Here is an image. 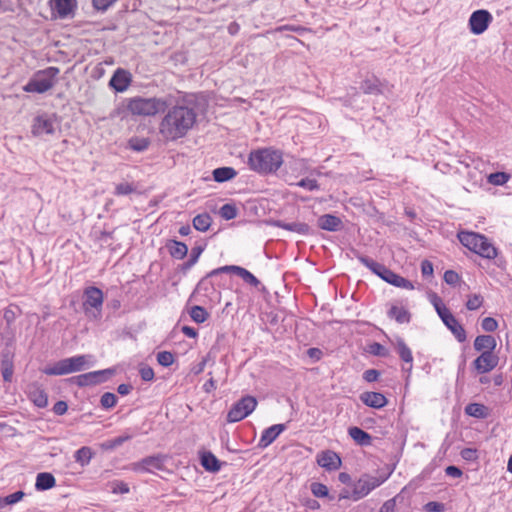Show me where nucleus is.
<instances>
[{"label": "nucleus", "instance_id": "nucleus-2", "mask_svg": "<svg viewBox=\"0 0 512 512\" xmlns=\"http://www.w3.org/2000/svg\"><path fill=\"white\" fill-rule=\"evenodd\" d=\"M247 164L258 174H272L283 164V154L271 147L255 149L249 153Z\"/></svg>", "mask_w": 512, "mask_h": 512}, {"label": "nucleus", "instance_id": "nucleus-58", "mask_svg": "<svg viewBox=\"0 0 512 512\" xmlns=\"http://www.w3.org/2000/svg\"><path fill=\"white\" fill-rule=\"evenodd\" d=\"M424 509L427 512H442L445 509V505L441 502L430 501L425 504Z\"/></svg>", "mask_w": 512, "mask_h": 512}, {"label": "nucleus", "instance_id": "nucleus-18", "mask_svg": "<svg viewBox=\"0 0 512 512\" xmlns=\"http://www.w3.org/2000/svg\"><path fill=\"white\" fill-rule=\"evenodd\" d=\"M317 463L328 471L337 470L341 466V458L331 450H326L317 455Z\"/></svg>", "mask_w": 512, "mask_h": 512}, {"label": "nucleus", "instance_id": "nucleus-56", "mask_svg": "<svg viewBox=\"0 0 512 512\" xmlns=\"http://www.w3.org/2000/svg\"><path fill=\"white\" fill-rule=\"evenodd\" d=\"M460 280V276L453 270H447L444 273V281L449 285H456Z\"/></svg>", "mask_w": 512, "mask_h": 512}, {"label": "nucleus", "instance_id": "nucleus-62", "mask_svg": "<svg viewBox=\"0 0 512 512\" xmlns=\"http://www.w3.org/2000/svg\"><path fill=\"white\" fill-rule=\"evenodd\" d=\"M396 508V499L392 498L383 503L379 512H395Z\"/></svg>", "mask_w": 512, "mask_h": 512}, {"label": "nucleus", "instance_id": "nucleus-44", "mask_svg": "<svg viewBox=\"0 0 512 512\" xmlns=\"http://www.w3.org/2000/svg\"><path fill=\"white\" fill-rule=\"evenodd\" d=\"M136 191V187L132 183H119L115 186L114 194L116 196H125Z\"/></svg>", "mask_w": 512, "mask_h": 512}, {"label": "nucleus", "instance_id": "nucleus-21", "mask_svg": "<svg viewBox=\"0 0 512 512\" xmlns=\"http://www.w3.org/2000/svg\"><path fill=\"white\" fill-rule=\"evenodd\" d=\"M318 227L326 231H338L342 227V220L332 214H324L317 220Z\"/></svg>", "mask_w": 512, "mask_h": 512}, {"label": "nucleus", "instance_id": "nucleus-43", "mask_svg": "<svg viewBox=\"0 0 512 512\" xmlns=\"http://www.w3.org/2000/svg\"><path fill=\"white\" fill-rule=\"evenodd\" d=\"M509 178L510 176L505 172H495L489 175L488 181L493 185L500 186L506 184Z\"/></svg>", "mask_w": 512, "mask_h": 512}, {"label": "nucleus", "instance_id": "nucleus-4", "mask_svg": "<svg viewBox=\"0 0 512 512\" xmlns=\"http://www.w3.org/2000/svg\"><path fill=\"white\" fill-rule=\"evenodd\" d=\"M167 107V102L161 98L134 97L128 101L127 109L133 115L154 116L163 112Z\"/></svg>", "mask_w": 512, "mask_h": 512}, {"label": "nucleus", "instance_id": "nucleus-38", "mask_svg": "<svg viewBox=\"0 0 512 512\" xmlns=\"http://www.w3.org/2000/svg\"><path fill=\"white\" fill-rule=\"evenodd\" d=\"M388 316L401 324L410 321V313L403 307L392 306L388 311Z\"/></svg>", "mask_w": 512, "mask_h": 512}, {"label": "nucleus", "instance_id": "nucleus-45", "mask_svg": "<svg viewBox=\"0 0 512 512\" xmlns=\"http://www.w3.org/2000/svg\"><path fill=\"white\" fill-rule=\"evenodd\" d=\"M222 218L232 220L237 216V208L232 204H224L219 211Z\"/></svg>", "mask_w": 512, "mask_h": 512}, {"label": "nucleus", "instance_id": "nucleus-52", "mask_svg": "<svg viewBox=\"0 0 512 512\" xmlns=\"http://www.w3.org/2000/svg\"><path fill=\"white\" fill-rule=\"evenodd\" d=\"M110 488H111V491L115 494H118V493L126 494L129 492L128 484L123 481H120V480H115V481L111 482Z\"/></svg>", "mask_w": 512, "mask_h": 512}, {"label": "nucleus", "instance_id": "nucleus-57", "mask_svg": "<svg viewBox=\"0 0 512 512\" xmlns=\"http://www.w3.org/2000/svg\"><path fill=\"white\" fill-rule=\"evenodd\" d=\"M24 496H25V493L23 491H17L15 493L5 496L4 500L8 505H13V504H16L17 502L21 501Z\"/></svg>", "mask_w": 512, "mask_h": 512}, {"label": "nucleus", "instance_id": "nucleus-34", "mask_svg": "<svg viewBox=\"0 0 512 512\" xmlns=\"http://www.w3.org/2000/svg\"><path fill=\"white\" fill-rule=\"evenodd\" d=\"M237 172L232 167H219L213 170V178L216 182L222 183L233 179Z\"/></svg>", "mask_w": 512, "mask_h": 512}, {"label": "nucleus", "instance_id": "nucleus-19", "mask_svg": "<svg viewBox=\"0 0 512 512\" xmlns=\"http://www.w3.org/2000/svg\"><path fill=\"white\" fill-rule=\"evenodd\" d=\"M286 429L285 424H275L266 428L261 435L259 440V446L266 448L269 446L284 430Z\"/></svg>", "mask_w": 512, "mask_h": 512}, {"label": "nucleus", "instance_id": "nucleus-48", "mask_svg": "<svg viewBox=\"0 0 512 512\" xmlns=\"http://www.w3.org/2000/svg\"><path fill=\"white\" fill-rule=\"evenodd\" d=\"M129 145L134 151L141 152L148 148L149 141L145 138H132L129 141Z\"/></svg>", "mask_w": 512, "mask_h": 512}, {"label": "nucleus", "instance_id": "nucleus-23", "mask_svg": "<svg viewBox=\"0 0 512 512\" xmlns=\"http://www.w3.org/2000/svg\"><path fill=\"white\" fill-rule=\"evenodd\" d=\"M52 10L59 18H66L75 8V0H51Z\"/></svg>", "mask_w": 512, "mask_h": 512}, {"label": "nucleus", "instance_id": "nucleus-40", "mask_svg": "<svg viewBox=\"0 0 512 512\" xmlns=\"http://www.w3.org/2000/svg\"><path fill=\"white\" fill-rule=\"evenodd\" d=\"M311 492L317 498L327 497L329 500H333L334 497L329 494L328 487L319 482H314L311 484Z\"/></svg>", "mask_w": 512, "mask_h": 512}, {"label": "nucleus", "instance_id": "nucleus-24", "mask_svg": "<svg viewBox=\"0 0 512 512\" xmlns=\"http://www.w3.org/2000/svg\"><path fill=\"white\" fill-rule=\"evenodd\" d=\"M496 346V339L492 335H479L474 340V349L479 352H494Z\"/></svg>", "mask_w": 512, "mask_h": 512}, {"label": "nucleus", "instance_id": "nucleus-6", "mask_svg": "<svg viewBox=\"0 0 512 512\" xmlns=\"http://www.w3.org/2000/svg\"><path fill=\"white\" fill-rule=\"evenodd\" d=\"M91 358V355H77L65 358L56 362L53 366L45 368L44 373L46 375L60 376L82 371L88 366V360Z\"/></svg>", "mask_w": 512, "mask_h": 512}, {"label": "nucleus", "instance_id": "nucleus-29", "mask_svg": "<svg viewBox=\"0 0 512 512\" xmlns=\"http://www.w3.org/2000/svg\"><path fill=\"white\" fill-rule=\"evenodd\" d=\"M357 259L368 269H370L374 274L379 276L381 279H384L385 271H387L389 268H387L385 265L378 263L374 261L373 259L358 255Z\"/></svg>", "mask_w": 512, "mask_h": 512}, {"label": "nucleus", "instance_id": "nucleus-3", "mask_svg": "<svg viewBox=\"0 0 512 512\" xmlns=\"http://www.w3.org/2000/svg\"><path fill=\"white\" fill-rule=\"evenodd\" d=\"M460 243L479 256L492 260L498 255L497 248L482 234L462 231L458 233Z\"/></svg>", "mask_w": 512, "mask_h": 512}, {"label": "nucleus", "instance_id": "nucleus-41", "mask_svg": "<svg viewBox=\"0 0 512 512\" xmlns=\"http://www.w3.org/2000/svg\"><path fill=\"white\" fill-rule=\"evenodd\" d=\"M131 438H132L131 435H121V436H118V437H116L114 439H110V440L105 441L102 444V448L106 449V450H113V449L121 446L123 443H125L128 440H130Z\"/></svg>", "mask_w": 512, "mask_h": 512}, {"label": "nucleus", "instance_id": "nucleus-11", "mask_svg": "<svg viewBox=\"0 0 512 512\" xmlns=\"http://www.w3.org/2000/svg\"><path fill=\"white\" fill-rule=\"evenodd\" d=\"M112 374L113 370L104 369L74 376L70 381L79 387L94 386L105 382Z\"/></svg>", "mask_w": 512, "mask_h": 512}, {"label": "nucleus", "instance_id": "nucleus-13", "mask_svg": "<svg viewBox=\"0 0 512 512\" xmlns=\"http://www.w3.org/2000/svg\"><path fill=\"white\" fill-rule=\"evenodd\" d=\"M164 460L165 457L162 455L147 456L138 462L131 463L130 469L134 472L153 473L164 468Z\"/></svg>", "mask_w": 512, "mask_h": 512}, {"label": "nucleus", "instance_id": "nucleus-12", "mask_svg": "<svg viewBox=\"0 0 512 512\" xmlns=\"http://www.w3.org/2000/svg\"><path fill=\"white\" fill-rule=\"evenodd\" d=\"M227 272H232V273L236 274L237 276L241 277L246 283L250 284L251 286L257 287L260 284V281L251 272H249L247 269H245L243 267L236 266V265H227V266H222V267L216 268V269L210 271L206 277L207 278L214 277L221 273H227Z\"/></svg>", "mask_w": 512, "mask_h": 512}, {"label": "nucleus", "instance_id": "nucleus-28", "mask_svg": "<svg viewBox=\"0 0 512 512\" xmlns=\"http://www.w3.org/2000/svg\"><path fill=\"white\" fill-rule=\"evenodd\" d=\"M357 259L368 269H370L374 274L379 276L381 279H384L385 271H387L389 268H387L385 265L378 263L374 261L373 259L358 255Z\"/></svg>", "mask_w": 512, "mask_h": 512}, {"label": "nucleus", "instance_id": "nucleus-9", "mask_svg": "<svg viewBox=\"0 0 512 512\" xmlns=\"http://www.w3.org/2000/svg\"><path fill=\"white\" fill-rule=\"evenodd\" d=\"M386 477L363 475L353 485L352 499L358 501L386 481Z\"/></svg>", "mask_w": 512, "mask_h": 512}, {"label": "nucleus", "instance_id": "nucleus-22", "mask_svg": "<svg viewBox=\"0 0 512 512\" xmlns=\"http://www.w3.org/2000/svg\"><path fill=\"white\" fill-rule=\"evenodd\" d=\"M275 227L285 229L291 232H295L300 235H308L311 232L310 226L303 222H291L287 223L282 220H276L273 222Z\"/></svg>", "mask_w": 512, "mask_h": 512}, {"label": "nucleus", "instance_id": "nucleus-61", "mask_svg": "<svg viewBox=\"0 0 512 512\" xmlns=\"http://www.w3.org/2000/svg\"><path fill=\"white\" fill-rule=\"evenodd\" d=\"M421 272L424 277L433 275V264L429 260H423L421 263Z\"/></svg>", "mask_w": 512, "mask_h": 512}, {"label": "nucleus", "instance_id": "nucleus-47", "mask_svg": "<svg viewBox=\"0 0 512 512\" xmlns=\"http://www.w3.org/2000/svg\"><path fill=\"white\" fill-rule=\"evenodd\" d=\"M157 361L163 367H169L174 362V356L169 351H161L157 354Z\"/></svg>", "mask_w": 512, "mask_h": 512}, {"label": "nucleus", "instance_id": "nucleus-51", "mask_svg": "<svg viewBox=\"0 0 512 512\" xmlns=\"http://www.w3.org/2000/svg\"><path fill=\"white\" fill-rule=\"evenodd\" d=\"M483 304V297L479 294H473L469 297L466 302V307L468 310H477Z\"/></svg>", "mask_w": 512, "mask_h": 512}, {"label": "nucleus", "instance_id": "nucleus-5", "mask_svg": "<svg viewBox=\"0 0 512 512\" xmlns=\"http://www.w3.org/2000/svg\"><path fill=\"white\" fill-rule=\"evenodd\" d=\"M59 71V68L53 66L38 71L23 87V90L28 93H45L54 86Z\"/></svg>", "mask_w": 512, "mask_h": 512}, {"label": "nucleus", "instance_id": "nucleus-35", "mask_svg": "<svg viewBox=\"0 0 512 512\" xmlns=\"http://www.w3.org/2000/svg\"><path fill=\"white\" fill-rule=\"evenodd\" d=\"M465 413L471 417L484 419L488 416V409L480 403H470L465 407Z\"/></svg>", "mask_w": 512, "mask_h": 512}, {"label": "nucleus", "instance_id": "nucleus-60", "mask_svg": "<svg viewBox=\"0 0 512 512\" xmlns=\"http://www.w3.org/2000/svg\"><path fill=\"white\" fill-rule=\"evenodd\" d=\"M380 376V372L376 369H368L363 373V379L367 382L377 381Z\"/></svg>", "mask_w": 512, "mask_h": 512}, {"label": "nucleus", "instance_id": "nucleus-50", "mask_svg": "<svg viewBox=\"0 0 512 512\" xmlns=\"http://www.w3.org/2000/svg\"><path fill=\"white\" fill-rule=\"evenodd\" d=\"M202 252H203V248L200 246H196V247L192 248L189 260L184 264V268L189 269L193 265H195Z\"/></svg>", "mask_w": 512, "mask_h": 512}, {"label": "nucleus", "instance_id": "nucleus-20", "mask_svg": "<svg viewBox=\"0 0 512 512\" xmlns=\"http://www.w3.org/2000/svg\"><path fill=\"white\" fill-rule=\"evenodd\" d=\"M360 400L367 406L380 409L387 405V398L380 392H363Z\"/></svg>", "mask_w": 512, "mask_h": 512}, {"label": "nucleus", "instance_id": "nucleus-15", "mask_svg": "<svg viewBox=\"0 0 512 512\" xmlns=\"http://www.w3.org/2000/svg\"><path fill=\"white\" fill-rule=\"evenodd\" d=\"M499 363V357L491 351L482 352L474 361L473 366L479 374L492 371Z\"/></svg>", "mask_w": 512, "mask_h": 512}, {"label": "nucleus", "instance_id": "nucleus-64", "mask_svg": "<svg viewBox=\"0 0 512 512\" xmlns=\"http://www.w3.org/2000/svg\"><path fill=\"white\" fill-rule=\"evenodd\" d=\"M371 353L377 356H386L387 350L383 345L379 343H374L373 345H371Z\"/></svg>", "mask_w": 512, "mask_h": 512}, {"label": "nucleus", "instance_id": "nucleus-33", "mask_svg": "<svg viewBox=\"0 0 512 512\" xmlns=\"http://www.w3.org/2000/svg\"><path fill=\"white\" fill-rule=\"evenodd\" d=\"M201 465L210 472H217L221 468L220 461L211 452H204L201 455Z\"/></svg>", "mask_w": 512, "mask_h": 512}, {"label": "nucleus", "instance_id": "nucleus-1", "mask_svg": "<svg viewBox=\"0 0 512 512\" xmlns=\"http://www.w3.org/2000/svg\"><path fill=\"white\" fill-rule=\"evenodd\" d=\"M197 114L186 105H175L168 109L159 125V132L167 141H176L193 128Z\"/></svg>", "mask_w": 512, "mask_h": 512}, {"label": "nucleus", "instance_id": "nucleus-46", "mask_svg": "<svg viewBox=\"0 0 512 512\" xmlns=\"http://www.w3.org/2000/svg\"><path fill=\"white\" fill-rule=\"evenodd\" d=\"M101 406L104 409L113 408L117 403V397L111 392H105L100 399Z\"/></svg>", "mask_w": 512, "mask_h": 512}, {"label": "nucleus", "instance_id": "nucleus-32", "mask_svg": "<svg viewBox=\"0 0 512 512\" xmlns=\"http://www.w3.org/2000/svg\"><path fill=\"white\" fill-rule=\"evenodd\" d=\"M360 89L365 94L377 95L383 92L380 80L374 76L363 80L360 85Z\"/></svg>", "mask_w": 512, "mask_h": 512}, {"label": "nucleus", "instance_id": "nucleus-63", "mask_svg": "<svg viewBox=\"0 0 512 512\" xmlns=\"http://www.w3.org/2000/svg\"><path fill=\"white\" fill-rule=\"evenodd\" d=\"M68 405L65 401H58L53 406V412L56 415H63L67 412Z\"/></svg>", "mask_w": 512, "mask_h": 512}, {"label": "nucleus", "instance_id": "nucleus-49", "mask_svg": "<svg viewBox=\"0 0 512 512\" xmlns=\"http://www.w3.org/2000/svg\"><path fill=\"white\" fill-rule=\"evenodd\" d=\"M32 400L34 404L39 408H44L48 404V398L44 391L38 390L33 393Z\"/></svg>", "mask_w": 512, "mask_h": 512}, {"label": "nucleus", "instance_id": "nucleus-55", "mask_svg": "<svg viewBox=\"0 0 512 512\" xmlns=\"http://www.w3.org/2000/svg\"><path fill=\"white\" fill-rule=\"evenodd\" d=\"M118 0H92L93 7L98 11H106Z\"/></svg>", "mask_w": 512, "mask_h": 512}, {"label": "nucleus", "instance_id": "nucleus-59", "mask_svg": "<svg viewBox=\"0 0 512 512\" xmlns=\"http://www.w3.org/2000/svg\"><path fill=\"white\" fill-rule=\"evenodd\" d=\"M141 379L144 381H151L154 378V371L149 366H143L139 370Z\"/></svg>", "mask_w": 512, "mask_h": 512}, {"label": "nucleus", "instance_id": "nucleus-42", "mask_svg": "<svg viewBox=\"0 0 512 512\" xmlns=\"http://www.w3.org/2000/svg\"><path fill=\"white\" fill-rule=\"evenodd\" d=\"M208 316L207 311L201 306L195 305L191 308L190 317L197 323L205 322Z\"/></svg>", "mask_w": 512, "mask_h": 512}, {"label": "nucleus", "instance_id": "nucleus-27", "mask_svg": "<svg viewBox=\"0 0 512 512\" xmlns=\"http://www.w3.org/2000/svg\"><path fill=\"white\" fill-rule=\"evenodd\" d=\"M348 434L360 446H370L372 444V436L359 427H350Z\"/></svg>", "mask_w": 512, "mask_h": 512}, {"label": "nucleus", "instance_id": "nucleus-16", "mask_svg": "<svg viewBox=\"0 0 512 512\" xmlns=\"http://www.w3.org/2000/svg\"><path fill=\"white\" fill-rule=\"evenodd\" d=\"M131 74L122 68H118L112 75L109 86L116 92H124L131 84Z\"/></svg>", "mask_w": 512, "mask_h": 512}, {"label": "nucleus", "instance_id": "nucleus-54", "mask_svg": "<svg viewBox=\"0 0 512 512\" xmlns=\"http://www.w3.org/2000/svg\"><path fill=\"white\" fill-rule=\"evenodd\" d=\"M481 327L486 332H494L498 328V322L492 317H486L482 320Z\"/></svg>", "mask_w": 512, "mask_h": 512}, {"label": "nucleus", "instance_id": "nucleus-14", "mask_svg": "<svg viewBox=\"0 0 512 512\" xmlns=\"http://www.w3.org/2000/svg\"><path fill=\"white\" fill-rule=\"evenodd\" d=\"M439 317L460 343L466 341L465 329L448 308H443L442 311H439Z\"/></svg>", "mask_w": 512, "mask_h": 512}, {"label": "nucleus", "instance_id": "nucleus-39", "mask_svg": "<svg viewBox=\"0 0 512 512\" xmlns=\"http://www.w3.org/2000/svg\"><path fill=\"white\" fill-rule=\"evenodd\" d=\"M93 457V452L90 447L84 446L78 449L75 454L74 458L77 463H79L81 466H85L89 464Z\"/></svg>", "mask_w": 512, "mask_h": 512}, {"label": "nucleus", "instance_id": "nucleus-37", "mask_svg": "<svg viewBox=\"0 0 512 512\" xmlns=\"http://www.w3.org/2000/svg\"><path fill=\"white\" fill-rule=\"evenodd\" d=\"M212 223V218L208 213L198 214L193 219V227L201 232L207 231Z\"/></svg>", "mask_w": 512, "mask_h": 512}, {"label": "nucleus", "instance_id": "nucleus-26", "mask_svg": "<svg viewBox=\"0 0 512 512\" xmlns=\"http://www.w3.org/2000/svg\"><path fill=\"white\" fill-rule=\"evenodd\" d=\"M13 355L10 351L6 350L2 353L0 369L3 380L10 382L13 375Z\"/></svg>", "mask_w": 512, "mask_h": 512}, {"label": "nucleus", "instance_id": "nucleus-30", "mask_svg": "<svg viewBox=\"0 0 512 512\" xmlns=\"http://www.w3.org/2000/svg\"><path fill=\"white\" fill-rule=\"evenodd\" d=\"M396 349L399 354V357L405 362L409 364V367H403V370L407 372H411L412 370V362L413 356L411 349L407 346L403 339L399 338L396 342Z\"/></svg>", "mask_w": 512, "mask_h": 512}, {"label": "nucleus", "instance_id": "nucleus-53", "mask_svg": "<svg viewBox=\"0 0 512 512\" xmlns=\"http://www.w3.org/2000/svg\"><path fill=\"white\" fill-rule=\"evenodd\" d=\"M297 186L305 188L309 191H314L319 189V184L315 179L303 178L299 182L296 183Z\"/></svg>", "mask_w": 512, "mask_h": 512}, {"label": "nucleus", "instance_id": "nucleus-31", "mask_svg": "<svg viewBox=\"0 0 512 512\" xmlns=\"http://www.w3.org/2000/svg\"><path fill=\"white\" fill-rule=\"evenodd\" d=\"M56 485L55 477L48 472L39 473L36 477L35 488L38 491H45Z\"/></svg>", "mask_w": 512, "mask_h": 512}, {"label": "nucleus", "instance_id": "nucleus-17", "mask_svg": "<svg viewBox=\"0 0 512 512\" xmlns=\"http://www.w3.org/2000/svg\"><path fill=\"white\" fill-rule=\"evenodd\" d=\"M55 131L54 120L48 115H39L34 119L32 133L35 136L53 134Z\"/></svg>", "mask_w": 512, "mask_h": 512}, {"label": "nucleus", "instance_id": "nucleus-8", "mask_svg": "<svg viewBox=\"0 0 512 512\" xmlns=\"http://www.w3.org/2000/svg\"><path fill=\"white\" fill-rule=\"evenodd\" d=\"M257 399L246 395L235 402L227 413V422L236 423L249 416L257 407Z\"/></svg>", "mask_w": 512, "mask_h": 512}, {"label": "nucleus", "instance_id": "nucleus-7", "mask_svg": "<svg viewBox=\"0 0 512 512\" xmlns=\"http://www.w3.org/2000/svg\"><path fill=\"white\" fill-rule=\"evenodd\" d=\"M83 297L82 308L85 315L92 320L100 319L104 302L102 290L95 286L86 287L83 291Z\"/></svg>", "mask_w": 512, "mask_h": 512}, {"label": "nucleus", "instance_id": "nucleus-10", "mask_svg": "<svg viewBox=\"0 0 512 512\" xmlns=\"http://www.w3.org/2000/svg\"><path fill=\"white\" fill-rule=\"evenodd\" d=\"M492 21L493 16L488 10H476L470 15L468 21L470 32L474 35H481L488 29Z\"/></svg>", "mask_w": 512, "mask_h": 512}, {"label": "nucleus", "instance_id": "nucleus-25", "mask_svg": "<svg viewBox=\"0 0 512 512\" xmlns=\"http://www.w3.org/2000/svg\"><path fill=\"white\" fill-rule=\"evenodd\" d=\"M383 280L395 287L404 288L408 290L414 289V285L409 280L396 274L390 269L385 271Z\"/></svg>", "mask_w": 512, "mask_h": 512}, {"label": "nucleus", "instance_id": "nucleus-36", "mask_svg": "<svg viewBox=\"0 0 512 512\" xmlns=\"http://www.w3.org/2000/svg\"><path fill=\"white\" fill-rule=\"evenodd\" d=\"M170 255L175 259H183L188 253V247L185 243L172 240L168 245Z\"/></svg>", "mask_w": 512, "mask_h": 512}]
</instances>
